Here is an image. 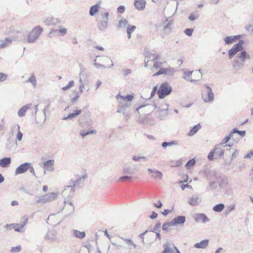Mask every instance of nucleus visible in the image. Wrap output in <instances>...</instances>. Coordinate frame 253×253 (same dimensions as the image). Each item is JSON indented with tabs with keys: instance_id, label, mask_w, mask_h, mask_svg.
Here are the masks:
<instances>
[{
	"instance_id": "a878e982",
	"label": "nucleus",
	"mask_w": 253,
	"mask_h": 253,
	"mask_svg": "<svg viewBox=\"0 0 253 253\" xmlns=\"http://www.w3.org/2000/svg\"><path fill=\"white\" fill-rule=\"evenodd\" d=\"M209 243V240L208 239L204 240H202L200 243H197L195 244L194 247L196 249H205L208 247Z\"/></svg>"
},
{
	"instance_id": "ddd939ff",
	"label": "nucleus",
	"mask_w": 253,
	"mask_h": 253,
	"mask_svg": "<svg viewBox=\"0 0 253 253\" xmlns=\"http://www.w3.org/2000/svg\"><path fill=\"white\" fill-rule=\"evenodd\" d=\"M65 206L63 210L67 214H69L72 213L74 211V208L72 204V203L69 201L68 200H65L64 202Z\"/></svg>"
},
{
	"instance_id": "7ed1b4c3",
	"label": "nucleus",
	"mask_w": 253,
	"mask_h": 253,
	"mask_svg": "<svg viewBox=\"0 0 253 253\" xmlns=\"http://www.w3.org/2000/svg\"><path fill=\"white\" fill-rule=\"evenodd\" d=\"M42 31L43 29L41 27L37 26L23 39V41L29 43H33L40 37Z\"/></svg>"
},
{
	"instance_id": "4be33fe9",
	"label": "nucleus",
	"mask_w": 253,
	"mask_h": 253,
	"mask_svg": "<svg viewBox=\"0 0 253 253\" xmlns=\"http://www.w3.org/2000/svg\"><path fill=\"white\" fill-rule=\"evenodd\" d=\"M146 3L145 0H135L134 5L137 10H143L145 7Z\"/></svg>"
},
{
	"instance_id": "1a4fd4ad",
	"label": "nucleus",
	"mask_w": 253,
	"mask_h": 253,
	"mask_svg": "<svg viewBox=\"0 0 253 253\" xmlns=\"http://www.w3.org/2000/svg\"><path fill=\"white\" fill-rule=\"evenodd\" d=\"M148 108L150 109H149L150 111L156 109V112L158 113V116L161 119L166 116L168 113V108L167 105H165L164 108L161 110H160L159 108H157V106L154 105L153 106H148Z\"/></svg>"
},
{
	"instance_id": "49530a36",
	"label": "nucleus",
	"mask_w": 253,
	"mask_h": 253,
	"mask_svg": "<svg viewBox=\"0 0 253 253\" xmlns=\"http://www.w3.org/2000/svg\"><path fill=\"white\" fill-rule=\"evenodd\" d=\"M194 79H196V81L202 78V74L201 72V70H199L193 72V73Z\"/></svg>"
},
{
	"instance_id": "393cba45",
	"label": "nucleus",
	"mask_w": 253,
	"mask_h": 253,
	"mask_svg": "<svg viewBox=\"0 0 253 253\" xmlns=\"http://www.w3.org/2000/svg\"><path fill=\"white\" fill-rule=\"evenodd\" d=\"M213 150H214L215 156L218 157L222 156L224 153V150L222 147V145L220 144L216 145Z\"/></svg>"
},
{
	"instance_id": "37998d69",
	"label": "nucleus",
	"mask_w": 253,
	"mask_h": 253,
	"mask_svg": "<svg viewBox=\"0 0 253 253\" xmlns=\"http://www.w3.org/2000/svg\"><path fill=\"white\" fill-rule=\"evenodd\" d=\"M27 82L31 83L34 88L36 87L37 81L34 75H32L28 80Z\"/></svg>"
},
{
	"instance_id": "f03ea898",
	"label": "nucleus",
	"mask_w": 253,
	"mask_h": 253,
	"mask_svg": "<svg viewBox=\"0 0 253 253\" xmlns=\"http://www.w3.org/2000/svg\"><path fill=\"white\" fill-rule=\"evenodd\" d=\"M134 97L132 95H127L126 96L121 95L118 94L116 96V99L118 103L117 113H122L126 118V119L130 118L131 114L126 112V110L131 106V101L134 99Z\"/></svg>"
},
{
	"instance_id": "72a5a7b5",
	"label": "nucleus",
	"mask_w": 253,
	"mask_h": 253,
	"mask_svg": "<svg viewBox=\"0 0 253 253\" xmlns=\"http://www.w3.org/2000/svg\"><path fill=\"white\" fill-rule=\"evenodd\" d=\"M163 248L164 250L162 252V253H174V247L173 249L171 248L169 244L167 242L164 245Z\"/></svg>"
},
{
	"instance_id": "69168bd1",
	"label": "nucleus",
	"mask_w": 253,
	"mask_h": 253,
	"mask_svg": "<svg viewBox=\"0 0 253 253\" xmlns=\"http://www.w3.org/2000/svg\"><path fill=\"white\" fill-rule=\"evenodd\" d=\"M117 11L118 12L120 13H123L125 11V7L123 5L120 6L119 7H118Z\"/></svg>"
},
{
	"instance_id": "13d9d810",
	"label": "nucleus",
	"mask_w": 253,
	"mask_h": 253,
	"mask_svg": "<svg viewBox=\"0 0 253 253\" xmlns=\"http://www.w3.org/2000/svg\"><path fill=\"white\" fill-rule=\"evenodd\" d=\"M193 32V30L192 29H186L185 30L184 33L186 35L191 36L192 35Z\"/></svg>"
},
{
	"instance_id": "c9c22d12",
	"label": "nucleus",
	"mask_w": 253,
	"mask_h": 253,
	"mask_svg": "<svg viewBox=\"0 0 253 253\" xmlns=\"http://www.w3.org/2000/svg\"><path fill=\"white\" fill-rule=\"evenodd\" d=\"M171 25V24L168 21L164 23L163 30L165 33L169 34L170 32Z\"/></svg>"
},
{
	"instance_id": "e2e57ef3",
	"label": "nucleus",
	"mask_w": 253,
	"mask_h": 253,
	"mask_svg": "<svg viewBox=\"0 0 253 253\" xmlns=\"http://www.w3.org/2000/svg\"><path fill=\"white\" fill-rule=\"evenodd\" d=\"M123 172L124 173L134 174V171H130L129 170V169L128 168H127V167L124 168V170H123Z\"/></svg>"
},
{
	"instance_id": "2eb2a0df",
	"label": "nucleus",
	"mask_w": 253,
	"mask_h": 253,
	"mask_svg": "<svg viewBox=\"0 0 253 253\" xmlns=\"http://www.w3.org/2000/svg\"><path fill=\"white\" fill-rule=\"evenodd\" d=\"M30 166L29 163H25L20 165L15 170V174L18 175L22 174L26 172Z\"/></svg>"
},
{
	"instance_id": "09e8293b",
	"label": "nucleus",
	"mask_w": 253,
	"mask_h": 253,
	"mask_svg": "<svg viewBox=\"0 0 253 253\" xmlns=\"http://www.w3.org/2000/svg\"><path fill=\"white\" fill-rule=\"evenodd\" d=\"M75 85V82L74 81H71L68 85L62 87L63 90H67L73 87Z\"/></svg>"
},
{
	"instance_id": "f704fd0d",
	"label": "nucleus",
	"mask_w": 253,
	"mask_h": 253,
	"mask_svg": "<svg viewBox=\"0 0 253 253\" xmlns=\"http://www.w3.org/2000/svg\"><path fill=\"white\" fill-rule=\"evenodd\" d=\"M87 178V174L86 173L84 174L82 176L79 177L75 181V184L73 186L75 187L76 185H79Z\"/></svg>"
},
{
	"instance_id": "2f4dec72",
	"label": "nucleus",
	"mask_w": 253,
	"mask_h": 253,
	"mask_svg": "<svg viewBox=\"0 0 253 253\" xmlns=\"http://www.w3.org/2000/svg\"><path fill=\"white\" fill-rule=\"evenodd\" d=\"M99 7V4H96L91 6L89 10V15L91 16H94L98 11Z\"/></svg>"
},
{
	"instance_id": "de8ad7c7",
	"label": "nucleus",
	"mask_w": 253,
	"mask_h": 253,
	"mask_svg": "<svg viewBox=\"0 0 253 253\" xmlns=\"http://www.w3.org/2000/svg\"><path fill=\"white\" fill-rule=\"evenodd\" d=\"M177 144V142L174 141H172L169 142H164L162 144V146L163 148H166L167 146H172Z\"/></svg>"
},
{
	"instance_id": "bf43d9fd",
	"label": "nucleus",
	"mask_w": 253,
	"mask_h": 253,
	"mask_svg": "<svg viewBox=\"0 0 253 253\" xmlns=\"http://www.w3.org/2000/svg\"><path fill=\"white\" fill-rule=\"evenodd\" d=\"M79 134L83 137H84L85 136L89 134V133L87 131H85L84 129H81L79 132Z\"/></svg>"
},
{
	"instance_id": "473e14b6",
	"label": "nucleus",
	"mask_w": 253,
	"mask_h": 253,
	"mask_svg": "<svg viewBox=\"0 0 253 253\" xmlns=\"http://www.w3.org/2000/svg\"><path fill=\"white\" fill-rule=\"evenodd\" d=\"M80 85H79V90L80 93H83L84 90H85V85L87 83V81L83 80V79L81 78V79L79 80Z\"/></svg>"
},
{
	"instance_id": "4468645a",
	"label": "nucleus",
	"mask_w": 253,
	"mask_h": 253,
	"mask_svg": "<svg viewBox=\"0 0 253 253\" xmlns=\"http://www.w3.org/2000/svg\"><path fill=\"white\" fill-rule=\"evenodd\" d=\"M27 220H28V219L27 218H25L23 219V222H20V223L19 224H11L10 225L6 224L5 227L6 229H8V227L13 226V228L15 231L20 232L21 229L23 228L25 226L26 223L27 222Z\"/></svg>"
},
{
	"instance_id": "7c9ffc66",
	"label": "nucleus",
	"mask_w": 253,
	"mask_h": 253,
	"mask_svg": "<svg viewBox=\"0 0 253 253\" xmlns=\"http://www.w3.org/2000/svg\"><path fill=\"white\" fill-rule=\"evenodd\" d=\"M73 232L74 236L80 239H83L85 236V233L84 231H80L78 230H74Z\"/></svg>"
},
{
	"instance_id": "f3484780",
	"label": "nucleus",
	"mask_w": 253,
	"mask_h": 253,
	"mask_svg": "<svg viewBox=\"0 0 253 253\" xmlns=\"http://www.w3.org/2000/svg\"><path fill=\"white\" fill-rule=\"evenodd\" d=\"M44 238L45 241H55L57 240L56 232L53 230L48 231L44 236Z\"/></svg>"
},
{
	"instance_id": "6ab92c4d",
	"label": "nucleus",
	"mask_w": 253,
	"mask_h": 253,
	"mask_svg": "<svg viewBox=\"0 0 253 253\" xmlns=\"http://www.w3.org/2000/svg\"><path fill=\"white\" fill-rule=\"evenodd\" d=\"M251 58L250 55L246 52V51L243 50L240 53H238L237 55V59H239L241 62L245 64V61L249 60Z\"/></svg>"
},
{
	"instance_id": "5701e85b",
	"label": "nucleus",
	"mask_w": 253,
	"mask_h": 253,
	"mask_svg": "<svg viewBox=\"0 0 253 253\" xmlns=\"http://www.w3.org/2000/svg\"><path fill=\"white\" fill-rule=\"evenodd\" d=\"M32 106V104L30 103V104H27L26 105L22 107L18 111V116L19 117H22L25 116L27 111L28 109H29L30 108H31Z\"/></svg>"
},
{
	"instance_id": "e433bc0d",
	"label": "nucleus",
	"mask_w": 253,
	"mask_h": 253,
	"mask_svg": "<svg viewBox=\"0 0 253 253\" xmlns=\"http://www.w3.org/2000/svg\"><path fill=\"white\" fill-rule=\"evenodd\" d=\"M11 43V41L9 39H5L0 40V48H4Z\"/></svg>"
},
{
	"instance_id": "c756f323",
	"label": "nucleus",
	"mask_w": 253,
	"mask_h": 253,
	"mask_svg": "<svg viewBox=\"0 0 253 253\" xmlns=\"http://www.w3.org/2000/svg\"><path fill=\"white\" fill-rule=\"evenodd\" d=\"M11 163L10 157L4 158L0 159V166L2 168L8 167Z\"/></svg>"
},
{
	"instance_id": "4c0bfd02",
	"label": "nucleus",
	"mask_w": 253,
	"mask_h": 253,
	"mask_svg": "<svg viewBox=\"0 0 253 253\" xmlns=\"http://www.w3.org/2000/svg\"><path fill=\"white\" fill-rule=\"evenodd\" d=\"M199 17V13L198 11H195L191 13L188 19L191 21H194L197 19Z\"/></svg>"
},
{
	"instance_id": "412c9836",
	"label": "nucleus",
	"mask_w": 253,
	"mask_h": 253,
	"mask_svg": "<svg viewBox=\"0 0 253 253\" xmlns=\"http://www.w3.org/2000/svg\"><path fill=\"white\" fill-rule=\"evenodd\" d=\"M194 218L197 222L202 221L204 223L208 222L209 219L203 213H197L194 215Z\"/></svg>"
},
{
	"instance_id": "6e6552de",
	"label": "nucleus",
	"mask_w": 253,
	"mask_h": 253,
	"mask_svg": "<svg viewBox=\"0 0 253 253\" xmlns=\"http://www.w3.org/2000/svg\"><path fill=\"white\" fill-rule=\"evenodd\" d=\"M243 42L240 41L237 44L234 45L228 51V57L231 59L239 52L243 51Z\"/></svg>"
},
{
	"instance_id": "f257e3e1",
	"label": "nucleus",
	"mask_w": 253,
	"mask_h": 253,
	"mask_svg": "<svg viewBox=\"0 0 253 253\" xmlns=\"http://www.w3.org/2000/svg\"><path fill=\"white\" fill-rule=\"evenodd\" d=\"M150 59L145 60L144 67H148L152 71H158L153 74V76L161 75L172 76L175 72L174 68L167 66V62L161 59L159 54H151Z\"/></svg>"
},
{
	"instance_id": "0eeeda50",
	"label": "nucleus",
	"mask_w": 253,
	"mask_h": 253,
	"mask_svg": "<svg viewBox=\"0 0 253 253\" xmlns=\"http://www.w3.org/2000/svg\"><path fill=\"white\" fill-rule=\"evenodd\" d=\"M172 91V88L170 85L165 83L162 84L157 91L159 97L161 99L164 98L165 96L169 94Z\"/></svg>"
},
{
	"instance_id": "603ef678",
	"label": "nucleus",
	"mask_w": 253,
	"mask_h": 253,
	"mask_svg": "<svg viewBox=\"0 0 253 253\" xmlns=\"http://www.w3.org/2000/svg\"><path fill=\"white\" fill-rule=\"evenodd\" d=\"M195 163H196L195 160L194 159H193L192 160H189L187 163L186 166L188 168L190 169V168L193 167L195 165Z\"/></svg>"
},
{
	"instance_id": "f8f14e48",
	"label": "nucleus",
	"mask_w": 253,
	"mask_h": 253,
	"mask_svg": "<svg viewBox=\"0 0 253 253\" xmlns=\"http://www.w3.org/2000/svg\"><path fill=\"white\" fill-rule=\"evenodd\" d=\"M11 131L13 133L15 130L17 131V133L16 135V140L20 142L22 140L23 134L20 131V126L18 124H14L11 127Z\"/></svg>"
},
{
	"instance_id": "bb28decb",
	"label": "nucleus",
	"mask_w": 253,
	"mask_h": 253,
	"mask_svg": "<svg viewBox=\"0 0 253 253\" xmlns=\"http://www.w3.org/2000/svg\"><path fill=\"white\" fill-rule=\"evenodd\" d=\"M201 201L200 199L198 197L193 196L189 199L188 203L191 206H196L198 205Z\"/></svg>"
},
{
	"instance_id": "a18cd8bd",
	"label": "nucleus",
	"mask_w": 253,
	"mask_h": 253,
	"mask_svg": "<svg viewBox=\"0 0 253 253\" xmlns=\"http://www.w3.org/2000/svg\"><path fill=\"white\" fill-rule=\"evenodd\" d=\"M136 29V27L135 26H128L127 28V34L128 35V38L129 39L131 38V34Z\"/></svg>"
},
{
	"instance_id": "774afa93",
	"label": "nucleus",
	"mask_w": 253,
	"mask_h": 253,
	"mask_svg": "<svg viewBox=\"0 0 253 253\" xmlns=\"http://www.w3.org/2000/svg\"><path fill=\"white\" fill-rule=\"evenodd\" d=\"M101 84H102V82L100 80H98L95 84V89L96 90L98 89L99 88V87L100 86V85H101Z\"/></svg>"
},
{
	"instance_id": "c85d7f7f",
	"label": "nucleus",
	"mask_w": 253,
	"mask_h": 253,
	"mask_svg": "<svg viewBox=\"0 0 253 253\" xmlns=\"http://www.w3.org/2000/svg\"><path fill=\"white\" fill-rule=\"evenodd\" d=\"M193 71H187L185 72L183 75V78L188 81L191 82H195L196 81V79L192 78Z\"/></svg>"
},
{
	"instance_id": "79ce46f5",
	"label": "nucleus",
	"mask_w": 253,
	"mask_h": 253,
	"mask_svg": "<svg viewBox=\"0 0 253 253\" xmlns=\"http://www.w3.org/2000/svg\"><path fill=\"white\" fill-rule=\"evenodd\" d=\"M81 113L82 110L81 109L74 110L73 113L69 114L70 116V117H71L72 120L74 118L80 115L81 114Z\"/></svg>"
},
{
	"instance_id": "ea45409f",
	"label": "nucleus",
	"mask_w": 253,
	"mask_h": 253,
	"mask_svg": "<svg viewBox=\"0 0 253 253\" xmlns=\"http://www.w3.org/2000/svg\"><path fill=\"white\" fill-rule=\"evenodd\" d=\"M224 207L223 204H219L214 206L212 210L214 211L219 212L224 209Z\"/></svg>"
},
{
	"instance_id": "680f3d73",
	"label": "nucleus",
	"mask_w": 253,
	"mask_h": 253,
	"mask_svg": "<svg viewBox=\"0 0 253 253\" xmlns=\"http://www.w3.org/2000/svg\"><path fill=\"white\" fill-rule=\"evenodd\" d=\"M214 154V150H213V149H212V150L211 151V152L209 153V154H208V158L209 160L211 161L213 160Z\"/></svg>"
},
{
	"instance_id": "052dcab7",
	"label": "nucleus",
	"mask_w": 253,
	"mask_h": 253,
	"mask_svg": "<svg viewBox=\"0 0 253 253\" xmlns=\"http://www.w3.org/2000/svg\"><path fill=\"white\" fill-rule=\"evenodd\" d=\"M21 246H18L15 247H13L12 248L11 251L13 253H18L21 250Z\"/></svg>"
},
{
	"instance_id": "a211bd4d",
	"label": "nucleus",
	"mask_w": 253,
	"mask_h": 253,
	"mask_svg": "<svg viewBox=\"0 0 253 253\" xmlns=\"http://www.w3.org/2000/svg\"><path fill=\"white\" fill-rule=\"evenodd\" d=\"M233 68L236 71H239L243 69L245 66V64L237 58L234 60L233 62Z\"/></svg>"
},
{
	"instance_id": "338daca9",
	"label": "nucleus",
	"mask_w": 253,
	"mask_h": 253,
	"mask_svg": "<svg viewBox=\"0 0 253 253\" xmlns=\"http://www.w3.org/2000/svg\"><path fill=\"white\" fill-rule=\"evenodd\" d=\"M131 73V70L129 69H125L123 71V75L125 77Z\"/></svg>"
},
{
	"instance_id": "8fccbe9b",
	"label": "nucleus",
	"mask_w": 253,
	"mask_h": 253,
	"mask_svg": "<svg viewBox=\"0 0 253 253\" xmlns=\"http://www.w3.org/2000/svg\"><path fill=\"white\" fill-rule=\"evenodd\" d=\"M58 32L60 34L61 36H63L67 34V29L62 27L61 26H59Z\"/></svg>"
},
{
	"instance_id": "20e7f679",
	"label": "nucleus",
	"mask_w": 253,
	"mask_h": 253,
	"mask_svg": "<svg viewBox=\"0 0 253 253\" xmlns=\"http://www.w3.org/2000/svg\"><path fill=\"white\" fill-rule=\"evenodd\" d=\"M94 66L97 69H103L106 68L109 63H111V67L113 66L111 60L108 57L97 56L94 59Z\"/></svg>"
},
{
	"instance_id": "cd10ccee",
	"label": "nucleus",
	"mask_w": 253,
	"mask_h": 253,
	"mask_svg": "<svg viewBox=\"0 0 253 253\" xmlns=\"http://www.w3.org/2000/svg\"><path fill=\"white\" fill-rule=\"evenodd\" d=\"M239 38V36H229L226 37L224 39V41L226 44H230L235 42Z\"/></svg>"
},
{
	"instance_id": "4d7b16f0",
	"label": "nucleus",
	"mask_w": 253,
	"mask_h": 253,
	"mask_svg": "<svg viewBox=\"0 0 253 253\" xmlns=\"http://www.w3.org/2000/svg\"><path fill=\"white\" fill-rule=\"evenodd\" d=\"M7 76L4 73H0V82H2L6 80Z\"/></svg>"
},
{
	"instance_id": "39448f33",
	"label": "nucleus",
	"mask_w": 253,
	"mask_h": 253,
	"mask_svg": "<svg viewBox=\"0 0 253 253\" xmlns=\"http://www.w3.org/2000/svg\"><path fill=\"white\" fill-rule=\"evenodd\" d=\"M202 96L205 102H211L214 99V94L208 84H205L202 90Z\"/></svg>"
},
{
	"instance_id": "3c124183",
	"label": "nucleus",
	"mask_w": 253,
	"mask_h": 253,
	"mask_svg": "<svg viewBox=\"0 0 253 253\" xmlns=\"http://www.w3.org/2000/svg\"><path fill=\"white\" fill-rule=\"evenodd\" d=\"M162 175L163 174L162 172L155 170L152 176L155 178H157L161 179L162 177Z\"/></svg>"
},
{
	"instance_id": "b1692460",
	"label": "nucleus",
	"mask_w": 253,
	"mask_h": 253,
	"mask_svg": "<svg viewBox=\"0 0 253 253\" xmlns=\"http://www.w3.org/2000/svg\"><path fill=\"white\" fill-rule=\"evenodd\" d=\"M185 222L184 216H178L171 220V224L174 225L177 224H183Z\"/></svg>"
},
{
	"instance_id": "9b49d317",
	"label": "nucleus",
	"mask_w": 253,
	"mask_h": 253,
	"mask_svg": "<svg viewBox=\"0 0 253 253\" xmlns=\"http://www.w3.org/2000/svg\"><path fill=\"white\" fill-rule=\"evenodd\" d=\"M74 193V187L73 186H68L62 191V194L65 198V200H68V198L73 196Z\"/></svg>"
},
{
	"instance_id": "58836bf2",
	"label": "nucleus",
	"mask_w": 253,
	"mask_h": 253,
	"mask_svg": "<svg viewBox=\"0 0 253 253\" xmlns=\"http://www.w3.org/2000/svg\"><path fill=\"white\" fill-rule=\"evenodd\" d=\"M201 128V125L200 124H198L195 126L191 130L189 131L188 135L189 136H192L194 135Z\"/></svg>"
},
{
	"instance_id": "0e129e2a",
	"label": "nucleus",
	"mask_w": 253,
	"mask_h": 253,
	"mask_svg": "<svg viewBox=\"0 0 253 253\" xmlns=\"http://www.w3.org/2000/svg\"><path fill=\"white\" fill-rule=\"evenodd\" d=\"M253 157V149L249 153L245 155L244 158L250 159Z\"/></svg>"
},
{
	"instance_id": "c03bdc74",
	"label": "nucleus",
	"mask_w": 253,
	"mask_h": 253,
	"mask_svg": "<svg viewBox=\"0 0 253 253\" xmlns=\"http://www.w3.org/2000/svg\"><path fill=\"white\" fill-rule=\"evenodd\" d=\"M173 226V224H171V221L169 222H168L163 224L162 228L163 230L166 231H169L171 230V227Z\"/></svg>"
},
{
	"instance_id": "864d4df0",
	"label": "nucleus",
	"mask_w": 253,
	"mask_h": 253,
	"mask_svg": "<svg viewBox=\"0 0 253 253\" xmlns=\"http://www.w3.org/2000/svg\"><path fill=\"white\" fill-rule=\"evenodd\" d=\"M232 135V133H231L229 135L226 136L222 140V141L221 142V143H220V144L223 145V144H225V143H227L230 139Z\"/></svg>"
},
{
	"instance_id": "dca6fc26",
	"label": "nucleus",
	"mask_w": 253,
	"mask_h": 253,
	"mask_svg": "<svg viewBox=\"0 0 253 253\" xmlns=\"http://www.w3.org/2000/svg\"><path fill=\"white\" fill-rule=\"evenodd\" d=\"M79 125L82 127H88L92 126V122L90 118L84 117L79 120Z\"/></svg>"
},
{
	"instance_id": "a19ab883",
	"label": "nucleus",
	"mask_w": 253,
	"mask_h": 253,
	"mask_svg": "<svg viewBox=\"0 0 253 253\" xmlns=\"http://www.w3.org/2000/svg\"><path fill=\"white\" fill-rule=\"evenodd\" d=\"M127 25V21L126 19L122 18L120 21L118 25L119 28H124Z\"/></svg>"
},
{
	"instance_id": "423d86ee",
	"label": "nucleus",
	"mask_w": 253,
	"mask_h": 253,
	"mask_svg": "<svg viewBox=\"0 0 253 253\" xmlns=\"http://www.w3.org/2000/svg\"><path fill=\"white\" fill-rule=\"evenodd\" d=\"M58 196V192L49 193L39 197L37 201V203L45 204L46 203L51 202L56 200Z\"/></svg>"
},
{
	"instance_id": "aec40b11",
	"label": "nucleus",
	"mask_w": 253,
	"mask_h": 253,
	"mask_svg": "<svg viewBox=\"0 0 253 253\" xmlns=\"http://www.w3.org/2000/svg\"><path fill=\"white\" fill-rule=\"evenodd\" d=\"M108 17L109 13H105L104 16L102 17V21L99 26L100 30L104 31L107 28L108 26Z\"/></svg>"
},
{
	"instance_id": "9d476101",
	"label": "nucleus",
	"mask_w": 253,
	"mask_h": 253,
	"mask_svg": "<svg viewBox=\"0 0 253 253\" xmlns=\"http://www.w3.org/2000/svg\"><path fill=\"white\" fill-rule=\"evenodd\" d=\"M55 161L53 159L47 160L42 163V167L44 169V174L46 171L52 172L54 170Z\"/></svg>"
},
{
	"instance_id": "6e6d98bb",
	"label": "nucleus",
	"mask_w": 253,
	"mask_h": 253,
	"mask_svg": "<svg viewBox=\"0 0 253 253\" xmlns=\"http://www.w3.org/2000/svg\"><path fill=\"white\" fill-rule=\"evenodd\" d=\"M126 242H130V245L133 247L134 249L137 248V245L134 244L130 239L122 238Z\"/></svg>"
},
{
	"instance_id": "5fc2aeb1",
	"label": "nucleus",
	"mask_w": 253,
	"mask_h": 253,
	"mask_svg": "<svg viewBox=\"0 0 253 253\" xmlns=\"http://www.w3.org/2000/svg\"><path fill=\"white\" fill-rule=\"evenodd\" d=\"M231 133H238L239 135L243 137L246 134V131L245 130L240 131L237 130L236 129H234L232 132Z\"/></svg>"
}]
</instances>
